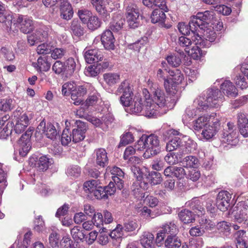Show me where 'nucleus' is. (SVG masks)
<instances>
[{
  "label": "nucleus",
  "instance_id": "f257e3e1",
  "mask_svg": "<svg viewBox=\"0 0 248 248\" xmlns=\"http://www.w3.org/2000/svg\"><path fill=\"white\" fill-rule=\"evenodd\" d=\"M148 82L150 88V99L152 103L155 105V109L157 110V115L159 112L157 109V106L158 108H164L165 112L168 109L172 108L179 97V94H177V93L173 94L168 93L172 96H166L164 91L158 84L153 83L150 80Z\"/></svg>",
  "mask_w": 248,
  "mask_h": 248
},
{
  "label": "nucleus",
  "instance_id": "f03ea898",
  "mask_svg": "<svg viewBox=\"0 0 248 248\" xmlns=\"http://www.w3.org/2000/svg\"><path fill=\"white\" fill-rule=\"evenodd\" d=\"M126 107H129L131 113L138 114L140 113L148 118H153L157 116V110L155 109V105L152 103L150 95L146 94L142 97L140 95L135 96L132 99L130 104Z\"/></svg>",
  "mask_w": 248,
  "mask_h": 248
},
{
  "label": "nucleus",
  "instance_id": "7ed1b4c3",
  "mask_svg": "<svg viewBox=\"0 0 248 248\" xmlns=\"http://www.w3.org/2000/svg\"><path fill=\"white\" fill-rule=\"evenodd\" d=\"M135 147L139 151L145 150L143 155L145 158L155 156L161 151L159 138L155 134L142 136L135 144Z\"/></svg>",
  "mask_w": 248,
  "mask_h": 248
},
{
  "label": "nucleus",
  "instance_id": "20e7f679",
  "mask_svg": "<svg viewBox=\"0 0 248 248\" xmlns=\"http://www.w3.org/2000/svg\"><path fill=\"white\" fill-rule=\"evenodd\" d=\"M224 100V96L220 90L211 88L208 89L205 93L199 95L196 102L207 110L209 108H218Z\"/></svg>",
  "mask_w": 248,
  "mask_h": 248
},
{
  "label": "nucleus",
  "instance_id": "39448f33",
  "mask_svg": "<svg viewBox=\"0 0 248 248\" xmlns=\"http://www.w3.org/2000/svg\"><path fill=\"white\" fill-rule=\"evenodd\" d=\"M199 42H202L200 46L209 47L210 43L214 42L217 34L211 25L201 26L198 28L196 33Z\"/></svg>",
  "mask_w": 248,
  "mask_h": 248
},
{
  "label": "nucleus",
  "instance_id": "423d86ee",
  "mask_svg": "<svg viewBox=\"0 0 248 248\" xmlns=\"http://www.w3.org/2000/svg\"><path fill=\"white\" fill-rule=\"evenodd\" d=\"M116 94L122 95L120 97L121 104L124 106L130 104L133 96V88L129 81L124 80L119 85L115 92Z\"/></svg>",
  "mask_w": 248,
  "mask_h": 248
},
{
  "label": "nucleus",
  "instance_id": "0eeeda50",
  "mask_svg": "<svg viewBox=\"0 0 248 248\" xmlns=\"http://www.w3.org/2000/svg\"><path fill=\"white\" fill-rule=\"evenodd\" d=\"M214 12L210 11H205L204 12H199L196 16L191 18V24H195L197 28L201 26L212 25L214 21Z\"/></svg>",
  "mask_w": 248,
  "mask_h": 248
},
{
  "label": "nucleus",
  "instance_id": "6e6552de",
  "mask_svg": "<svg viewBox=\"0 0 248 248\" xmlns=\"http://www.w3.org/2000/svg\"><path fill=\"white\" fill-rule=\"evenodd\" d=\"M126 19L131 28L135 29L140 24L139 9L134 3L128 4L126 8Z\"/></svg>",
  "mask_w": 248,
  "mask_h": 248
},
{
  "label": "nucleus",
  "instance_id": "1a4fd4ad",
  "mask_svg": "<svg viewBox=\"0 0 248 248\" xmlns=\"http://www.w3.org/2000/svg\"><path fill=\"white\" fill-rule=\"evenodd\" d=\"M232 215L235 221L243 224L248 218V205L244 202L238 203L233 207Z\"/></svg>",
  "mask_w": 248,
  "mask_h": 248
},
{
  "label": "nucleus",
  "instance_id": "9d476101",
  "mask_svg": "<svg viewBox=\"0 0 248 248\" xmlns=\"http://www.w3.org/2000/svg\"><path fill=\"white\" fill-rule=\"evenodd\" d=\"M220 120L217 117H213L211 123L202 130L201 135L203 139L209 140L217 134L220 127Z\"/></svg>",
  "mask_w": 248,
  "mask_h": 248
},
{
  "label": "nucleus",
  "instance_id": "9b49d317",
  "mask_svg": "<svg viewBox=\"0 0 248 248\" xmlns=\"http://www.w3.org/2000/svg\"><path fill=\"white\" fill-rule=\"evenodd\" d=\"M234 127L232 123H228L227 128L224 129L222 134L223 142L231 145H235L238 142L237 132Z\"/></svg>",
  "mask_w": 248,
  "mask_h": 248
},
{
  "label": "nucleus",
  "instance_id": "f8f14e48",
  "mask_svg": "<svg viewBox=\"0 0 248 248\" xmlns=\"http://www.w3.org/2000/svg\"><path fill=\"white\" fill-rule=\"evenodd\" d=\"M32 134V130H27L18 141L19 153L22 156H25L31 148L30 139Z\"/></svg>",
  "mask_w": 248,
  "mask_h": 248
},
{
  "label": "nucleus",
  "instance_id": "ddd939ff",
  "mask_svg": "<svg viewBox=\"0 0 248 248\" xmlns=\"http://www.w3.org/2000/svg\"><path fill=\"white\" fill-rule=\"evenodd\" d=\"M198 100V97L195 99L193 104L188 107L185 111V113L183 115L182 121L184 124L187 123L192 118L199 115L200 113L206 109L203 108L201 105H199L196 101Z\"/></svg>",
  "mask_w": 248,
  "mask_h": 248
},
{
  "label": "nucleus",
  "instance_id": "4468645a",
  "mask_svg": "<svg viewBox=\"0 0 248 248\" xmlns=\"http://www.w3.org/2000/svg\"><path fill=\"white\" fill-rule=\"evenodd\" d=\"M115 191L114 183L110 182L108 186L105 187L99 185L93 195L97 199H107L108 196L114 194Z\"/></svg>",
  "mask_w": 248,
  "mask_h": 248
},
{
  "label": "nucleus",
  "instance_id": "2eb2a0df",
  "mask_svg": "<svg viewBox=\"0 0 248 248\" xmlns=\"http://www.w3.org/2000/svg\"><path fill=\"white\" fill-rule=\"evenodd\" d=\"M231 198V194L228 191H220L217 197L216 204L217 208L223 212L227 210L230 205Z\"/></svg>",
  "mask_w": 248,
  "mask_h": 248
},
{
  "label": "nucleus",
  "instance_id": "dca6fc26",
  "mask_svg": "<svg viewBox=\"0 0 248 248\" xmlns=\"http://www.w3.org/2000/svg\"><path fill=\"white\" fill-rule=\"evenodd\" d=\"M77 128L72 130V140L77 143L83 140L85 137L87 130L86 124L80 120L76 121Z\"/></svg>",
  "mask_w": 248,
  "mask_h": 248
},
{
  "label": "nucleus",
  "instance_id": "f3484780",
  "mask_svg": "<svg viewBox=\"0 0 248 248\" xmlns=\"http://www.w3.org/2000/svg\"><path fill=\"white\" fill-rule=\"evenodd\" d=\"M18 25L20 31L24 33H29L33 28L32 20L26 16H18L16 19V22L14 23V26Z\"/></svg>",
  "mask_w": 248,
  "mask_h": 248
},
{
  "label": "nucleus",
  "instance_id": "a211bd4d",
  "mask_svg": "<svg viewBox=\"0 0 248 248\" xmlns=\"http://www.w3.org/2000/svg\"><path fill=\"white\" fill-rule=\"evenodd\" d=\"M83 52L85 61L87 63L98 62L103 60L102 52L97 49H88L86 48Z\"/></svg>",
  "mask_w": 248,
  "mask_h": 248
},
{
  "label": "nucleus",
  "instance_id": "6ab92c4d",
  "mask_svg": "<svg viewBox=\"0 0 248 248\" xmlns=\"http://www.w3.org/2000/svg\"><path fill=\"white\" fill-rule=\"evenodd\" d=\"M166 73L167 72L166 71H164V70L159 68L157 71V77L159 80L161 79L164 80V87L168 93H172V94H176L177 93V90L175 88V86L171 84V81L170 79L166 78Z\"/></svg>",
  "mask_w": 248,
  "mask_h": 248
},
{
  "label": "nucleus",
  "instance_id": "aec40b11",
  "mask_svg": "<svg viewBox=\"0 0 248 248\" xmlns=\"http://www.w3.org/2000/svg\"><path fill=\"white\" fill-rule=\"evenodd\" d=\"M214 116L212 115H204L199 117L192 122L193 129L196 131H201L209 124H210Z\"/></svg>",
  "mask_w": 248,
  "mask_h": 248
},
{
  "label": "nucleus",
  "instance_id": "412c9836",
  "mask_svg": "<svg viewBox=\"0 0 248 248\" xmlns=\"http://www.w3.org/2000/svg\"><path fill=\"white\" fill-rule=\"evenodd\" d=\"M101 40L105 49L113 50L115 48V38L112 31L109 30H106L101 35Z\"/></svg>",
  "mask_w": 248,
  "mask_h": 248
},
{
  "label": "nucleus",
  "instance_id": "4be33fe9",
  "mask_svg": "<svg viewBox=\"0 0 248 248\" xmlns=\"http://www.w3.org/2000/svg\"><path fill=\"white\" fill-rule=\"evenodd\" d=\"M87 93V88L84 85L75 86V89L71 92V97L74 101V104L79 105L81 104L83 100L82 97Z\"/></svg>",
  "mask_w": 248,
  "mask_h": 248
},
{
  "label": "nucleus",
  "instance_id": "5701e85b",
  "mask_svg": "<svg viewBox=\"0 0 248 248\" xmlns=\"http://www.w3.org/2000/svg\"><path fill=\"white\" fill-rule=\"evenodd\" d=\"M38 129L42 130L47 138L54 140L57 136V132L55 126L51 123H47L46 125L43 121L38 126Z\"/></svg>",
  "mask_w": 248,
  "mask_h": 248
},
{
  "label": "nucleus",
  "instance_id": "b1692460",
  "mask_svg": "<svg viewBox=\"0 0 248 248\" xmlns=\"http://www.w3.org/2000/svg\"><path fill=\"white\" fill-rule=\"evenodd\" d=\"M46 31L40 29L35 32L28 36V42L31 46H33L39 42L44 41L47 37Z\"/></svg>",
  "mask_w": 248,
  "mask_h": 248
},
{
  "label": "nucleus",
  "instance_id": "393cba45",
  "mask_svg": "<svg viewBox=\"0 0 248 248\" xmlns=\"http://www.w3.org/2000/svg\"><path fill=\"white\" fill-rule=\"evenodd\" d=\"M61 16L64 19L68 20L73 15V8L68 0H62L61 2Z\"/></svg>",
  "mask_w": 248,
  "mask_h": 248
},
{
  "label": "nucleus",
  "instance_id": "a878e982",
  "mask_svg": "<svg viewBox=\"0 0 248 248\" xmlns=\"http://www.w3.org/2000/svg\"><path fill=\"white\" fill-rule=\"evenodd\" d=\"M220 89L223 93L229 97H235L237 95V89L230 80H225L222 83Z\"/></svg>",
  "mask_w": 248,
  "mask_h": 248
},
{
  "label": "nucleus",
  "instance_id": "bb28decb",
  "mask_svg": "<svg viewBox=\"0 0 248 248\" xmlns=\"http://www.w3.org/2000/svg\"><path fill=\"white\" fill-rule=\"evenodd\" d=\"M238 126L240 134L244 137H248V123L247 117L243 113L238 114Z\"/></svg>",
  "mask_w": 248,
  "mask_h": 248
},
{
  "label": "nucleus",
  "instance_id": "cd10ccee",
  "mask_svg": "<svg viewBox=\"0 0 248 248\" xmlns=\"http://www.w3.org/2000/svg\"><path fill=\"white\" fill-rule=\"evenodd\" d=\"M96 154V164L102 167H105L108 164L107 153L103 148L97 149L95 151Z\"/></svg>",
  "mask_w": 248,
  "mask_h": 248
},
{
  "label": "nucleus",
  "instance_id": "c85d7f7f",
  "mask_svg": "<svg viewBox=\"0 0 248 248\" xmlns=\"http://www.w3.org/2000/svg\"><path fill=\"white\" fill-rule=\"evenodd\" d=\"M91 2L93 6L95 7L96 11L104 20H107L109 17V14L107 11L101 0H91Z\"/></svg>",
  "mask_w": 248,
  "mask_h": 248
},
{
  "label": "nucleus",
  "instance_id": "c756f323",
  "mask_svg": "<svg viewBox=\"0 0 248 248\" xmlns=\"http://www.w3.org/2000/svg\"><path fill=\"white\" fill-rule=\"evenodd\" d=\"M191 23V19L189 21L188 25L184 22L179 23L177 28L179 32L183 35H188L190 33V31H191L194 35H196L197 28L195 24H193V25H192Z\"/></svg>",
  "mask_w": 248,
  "mask_h": 248
},
{
  "label": "nucleus",
  "instance_id": "7c9ffc66",
  "mask_svg": "<svg viewBox=\"0 0 248 248\" xmlns=\"http://www.w3.org/2000/svg\"><path fill=\"white\" fill-rule=\"evenodd\" d=\"M154 235L150 232H144L140 238V243L144 248H155Z\"/></svg>",
  "mask_w": 248,
  "mask_h": 248
},
{
  "label": "nucleus",
  "instance_id": "2f4dec72",
  "mask_svg": "<svg viewBox=\"0 0 248 248\" xmlns=\"http://www.w3.org/2000/svg\"><path fill=\"white\" fill-rule=\"evenodd\" d=\"M168 73L170 76L172 78V79L173 81V83L171 82V84L175 85V88L177 90V94L179 95V93L178 92L176 84L178 85L182 83L183 81L184 80V76L183 74L179 69L169 70Z\"/></svg>",
  "mask_w": 248,
  "mask_h": 248
},
{
  "label": "nucleus",
  "instance_id": "473e14b6",
  "mask_svg": "<svg viewBox=\"0 0 248 248\" xmlns=\"http://www.w3.org/2000/svg\"><path fill=\"white\" fill-rule=\"evenodd\" d=\"M47 59V56H40L38 58L37 62L33 63V65L37 70L47 71L50 69L51 66Z\"/></svg>",
  "mask_w": 248,
  "mask_h": 248
},
{
  "label": "nucleus",
  "instance_id": "72a5a7b5",
  "mask_svg": "<svg viewBox=\"0 0 248 248\" xmlns=\"http://www.w3.org/2000/svg\"><path fill=\"white\" fill-rule=\"evenodd\" d=\"M52 163V159L49 158L46 155H43L39 157L35 166L38 170L44 171L47 170Z\"/></svg>",
  "mask_w": 248,
  "mask_h": 248
},
{
  "label": "nucleus",
  "instance_id": "f704fd0d",
  "mask_svg": "<svg viewBox=\"0 0 248 248\" xmlns=\"http://www.w3.org/2000/svg\"><path fill=\"white\" fill-rule=\"evenodd\" d=\"M181 245V241L176 234L169 235L165 240V247L166 248H179Z\"/></svg>",
  "mask_w": 248,
  "mask_h": 248
},
{
  "label": "nucleus",
  "instance_id": "c9c22d12",
  "mask_svg": "<svg viewBox=\"0 0 248 248\" xmlns=\"http://www.w3.org/2000/svg\"><path fill=\"white\" fill-rule=\"evenodd\" d=\"M180 219L184 223H189L195 220V216L187 209L181 210L178 214Z\"/></svg>",
  "mask_w": 248,
  "mask_h": 248
},
{
  "label": "nucleus",
  "instance_id": "e433bc0d",
  "mask_svg": "<svg viewBox=\"0 0 248 248\" xmlns=\"http://www.w3.org/2000/svg\"><path fill=\"white\" fill-rule=\"evenodd\" d=\"M103 79L107 84L111 86L119 81L120 75L115 73H107L104 74Z\"/></svg>",
  "mask_w": 248,
  "mask_h": 248
},
{
  "label": "nucleus",
  "instance_id": "4c0bfd02",
  "mask_svg": "<svg viewBox=\"0 0 248 248\" xmlns=\"http://www.w3.org/2000/svg\"><path fill=\"white\" fill-rule=\"evenodd\" d=\"M194 39H193L192 41H191L189 38L185 37V36H181L179 38L178 43L179 45L183 47H188L191 46L192 44L194 45H198L202 44V42H199V40L198 39L197 36H194Z\"/></svg>",
  "mask_w": 248,
  "mask_h": 248
},
{
  "label": "nucleus",
  "instance_id": "58836bf2",
  "mask_svg": "<svg viewBox=\"0 0 248 248\" xmlns=\"http://www.w3.org/2000/svg\"><path fill=\"white\" fill-rule=\"evenodd\" d=\"M182 142L178 137H174L167 143L166 150L169 152L176 150L181 147Z\"/></svg>",
  "mask_w": 248,
  "mask_h": 248
},
{
  "label": "nucleus",
  "instance_id": "ea45409f",
  "mask_svg": "<svg viewBox=\"0 0 248 248\" xmlns=\"http://www.w3.org/2000/svg\"><path fill=\"white\" fill-rule=\"evenodd\" d=\"M136 150L138 151L137 149H136V147L135 148L132 146H128L125 150L124 155V160L128 159L129 162H139V158L138 157H136L135 156H130L134 155L135 153Z\"/></svg>",
  "mask_w": 248,
  "mask_h": 248
},
{
  "label": "nucleus",
  "instance_id": "a19ab883",
  "mask_svg": "<svg viewBox=\"0 0 248 248\" xmlns=\"http://www.w3.org/2000/svg\"><path fill=\"white\" fill-rule=\"evenodd\" d=\"M98 186V181L91 180L86 181L84 183L83 189L86 193L93 194Z\"/></svg>",
  "mask_w": 248,
  "mask_h": 248
},
{
  "label": "nucleus",
  "instance_id": "79ce46f5",
  "mask_svg": "<svg viewBox=\"0 0 248 248\" xmlns=\"http://www.w3.org/2000/svg\"><path fill=\"white\" fill-rule=\"evenodd\" d=\"M152 23H155L158 22H163L166 18V15L163 11L155 9L151 16Z\"/></svg>",
  "mask_w": 248,
  "mask_h": 248
},
{
  "label": "nucleus",
  "instance_id": "37998d69",
  "mask_svg": "<svg viewBox=\"0 0 248 248\" xmlns=\"http://www.w3.org/2000/svg\"><path fill=\"white\" fill-rule=\"evenodd\" d=\"M139 212L141 216L147 219L154 218L159 215L157 212L152 211L146 206H143Z\"/></svg>",
  "mask_w": 248,
  "mask_h": 248
},
{
  "label": "nucleus",
  "instance_id": "c03bdc74",
  "mask_svg": "<svg viewBox=\"0 0 248 248\" xmlns=\"http://www.w3.org/2000/svg\"><path fill=\"white\" fill-rule=\"evenodd\" d=\"M162 231L167 235H174L178 232L176 226L173 222H169L166 223L161 228Z\"/></svg>",
  "mask_w": 248,
  "mask_h": 248
},
{
  "label": "nucleus",
  "instance_id": "a18cd8bd",
  "mask_svg": "<svg viewBox=\"0 0 248 248\" xmlns=\"http://www.w3.org/2000/svg\"><path fill=\"white\" fill-rule=\"evenodd\" d=\"M131 188L133 194L136 198L140 199L144 197V192L140 186V181L134 182Z\"/></svg>",
  "mask_w": 248,
  "mask_h": 248
},
{
  "label": "nucleus",
  "instance_id": "49530a36",
  "mask_svg": "<svg viewBox=\"0 0 248 248\" xmlns=\"http://www.w3.org/2000/svg\"><path fill=\"white\" fill-rule=\"evenodd\" d=\"M71 234L75 241H81L85 237L83 230L79 226H75L71 230Z\"/></svg>",
  "mask_w": 248,
  "mask_h": 248
},
{
  "label": "nucleus",
  "instance_id": "de8ad7c7",
  "mask_svg": "<svg viewBox=\"0 0 248 248\" xmlns=\"http://www.w3.org/2000/svg\"><path fill=\"white\" fill-rule=\"evenodd\" d=\"M66 74L71 75L76 70L77 64L73 58H68L64 62Z\"/></svg>",
  "mask_w": 248,
  "mask_h": 248
},
{
  "label": "nucleus",
  "instance_id": "09e8293b",
  "mask_svg": "<svg viewBox=\"0 0 248 248\" xmlns=\"http://www.w3.org/2000/svg\"><path fill=\"white\" fill-rule=\"evenodd\" d=\"M70 29L76 36H80L83 34V29L81 27L80 23L77 19L73 20Z\"/></svg>",
  "mask_w": 248,
  "mask_h": 248
},
{
  "label": "nucleus",
  "instance_id": "8fccbe9b",
  "mask_svg": "<svg viewBox=\"0 0 248 248\" xmlns=\"http://www.w3.org/2000/svg\"><path fill=\"white\" fill-rule=\"evenodd\" d=\"M101 22L99 18L97 16L93 15L91 16L86 23L88 29L92 31L99 28L101 26Z\"/></svg>",
  "mask_w": 248,
  "mask_h": 248
},
{
  "label": "nucleus",
  "instance_id": "3c124183",
  "mask_svg": "<svg viewBox=\"0 0 248 248\" xmlns=\"http://www.w3.org/2000/svg\"><path fill=\"white\" fill-rule=\"evenodd\" d=\"M183 164L187 168H195L198 165L199 160L195 156L189 155L184 158Z\"/></svg>",
  "mask_w": 248,
  "mask_h": 248
},
{
  "label": "nucleus",
  "instance_id": "603ef678",
  "mask_svg": "<svg viewBox=\"0 0 248 248\" xmlns=\"http://www.w3.org/2000/svg\"><path fill=\"white\" fill-rule=\"evenodd\" d=\"M99 66H98L97 63L93 65H91L87 68L84 70V73L87 76L89 77H96L100 72Z\"/></svg>",
  "mask_w": 248,
  "mask_h": 248
},
{
  "label": "nucleus",
  "instance_id": "864d4df0",
  "mask_svg": "<svg viewBox=\"0 0 248 248\" xmlns=\"http://www.w3.org/2000/svg\"><path fill=\"white\" fill-rule=\"evenodd\" d=\"M123 231V226L121 224H118L116 227L110 232L109 236L112 239L120 241L124 235Z\"/></svg>",
  "mask_w": 248,
  "mask_h": 248
},
{
  "label": "nucleus",
  "instance_id": "5fc2aeb1",
  "mask_svg": "<svg viewBox=\"0 0 248 248\" xmlns=\"http://www.w3.org/2000/svg\"><path fill=\"white\" fill-rule=\"evenodd\" d=\"M13 102L10 98L0 99V110L5 112L11 110L14 107Z\"/></svg>",
  "mask_w": 248,
  "mask_h": 248
},
{
  "label": "nucleus",
  "instance_id": "6e6d98bb",
  "mask_svg": "<svg viewBox=\"0 0 248 248\" xmlns=\"http://www.w3.org/2000/svg\"><path fill=\"white\" fill-rule=\"evenodd\" d=\"M124 22V19L121 17L114 19L110 23L109 28L112 31L117 32L122 28Z\"/></svg>",
  "mask_w": 248,
  "mask_h": 248
},
{
  "label": "nucleus",
  "instance_id": "4d7b16f0",
  "mask_svg": "<svg viewBox=\"0 0 248 248\" xmlns=\"http://www.w3.org/2000/svg\"><path fill=\"white\" fill-rule=\"evenodd\" d=\"M76 84L73 82H67L63 84L62 87V93L64 96L71 95V92L75 89Z\"/></svg>",
  "mask_w": 248,
  "mask_h": 248
},
{
  "label": "nucleus",
  "instance_id": "13d9d810",
  "mask_svg": "<svg viewBox=\"0 0 248 248\" xmlns=\"http://www.w3.org/2000/svg\"><path fill=\"white\" fill-rule=\"evenodd\" d=\"M138 227V224L136 220H128L123 226L124 231L126 232L134 231Z\"/></svg>",
  "mask_w": 248,
  "mask_h": 248
},
{
  "label": "nucleus",
  "instance_id": "bf43d9fd",
  "mask_svg": "<svg viewBox=\"0 0 248 248\" xmlns=\"http://www.w3.org/2000/svg\"><path fill=\"white\" fill-rule=\"evenodd\" d=\"M78 16L81 21L84 24H86L88 21L93 16L92 13L87 9H81L78 11Z\"/></svg>",
  "mask_w": 248,
  "mask_h": 248
},
{
  "label": "nucleus",
  "instance_id": "052dcab7",
  "mask_svg": "<svg viewBox=\"0 0 248 248\" xmlns=\"http://www.w3.org/2000/svg\"><path fill=\"white\" fill-rule=\"evenodd\" d=\"M164 160L168 164L171 165L176 164L179 161L178 155L171 152L167 154L164 157Z\"/></svg>",
  "mask_w": 248,
  "mask_h": 248
},
{
  "label": "nucleus",
  "instance_id": "680f3d73",
  "mask_svg": "<svg viewBox=\"0 0 248 248\" xmlns=\"http://www.w3.org/2000/svg\"><path fill=\"white\" fill-rule=\"evenodd\" d=\"M231 224L226 221H222L218 223L217 225V229L223 232L225 235L227 236L230 233Z\"/></svg>",
  "mask_w": 248,
  "mask_h": 248
},
{
  "label": "nucleus",
  "instance_id": "e2e57ef3",
  "mask_svg": "<svg viewBox=\"0 0 248 248\" xmlns=\"http://www.w3.org/2000/svg\"><path fill=\"white\" fill-rule=\"evenodd\" d=\"M16 19V17H13V16L10 14L7 15H4V16H0V22L4 23L6 27L9 30H12V26H14L13 24V19Z\"/></svg>",
  "mask_w": 248,
  "mask_h": 248
},
{
  "label": "nucleus",
  "instance_id": "0e129e2a",
  "mask_svg": "<svg viewBox=\"0 0 248 248\" xmlns=\"http://www.w3.org/2000/svg\"><path fill=\"white\" fill-rule=\"evenodd\" d=\"M162 181L161 174L157 172H152L149 174V182L152 185L159 184Z\"/></svg>",
  "mask_w": 248,
  "mask_h": 248
},
{
  "label": "nucleus",
  "instance_id": "69168bd1",
  "mask_svg": "<svg viewBox=\"0 0 248 248\" xmlns=\"http://www.w3.org/2000/svg\"><path fill=\"white\" fill-rule=\"evenodd\" d=\"M72 134L68 129H65L63 130L61 136V142L63 145H67L72 140Z\"/></svg>",
  "mask_w": 248,
  "mask_h": 248
},
{
  "label": "nucleus",
  "instance_id": "338daca9",
  "mask_svg": "<svg viewBox=\"0 0 248 248\" xmlns=\"http://www.w3.org/2000/svg\"><path fill=\"white\" fill-rule=\"evenodd\" d=\"M53 71L57 74H60L62 73L66 74V70L64 63L60 61H56L52 66Z\"/></svg>",
  "mask_w": 248,
  "mask_h": 248
},
{
  "label": "nucleus",
  "instance_id": "774afa93",
  "mask_svg": "<svg viewBox=\"0 0 248 248\" xmlns=\"http://www.w3.org/2000/svg\"><path fill=\"white\" fill-rule=\"evenodd\" d=\"M60 236L55 232H52L49 237V243L53 248H58L59 246Z\"/></svg>",
  "mask_w": 248,
  "mask_h": 248
}]
</instances>
